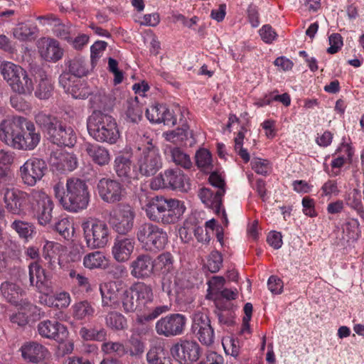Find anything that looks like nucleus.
<instances>
[{"instance_id":"nucleus-46","label":"nucleus","mask_w":364,"mask_h":364,"mask_svg":"<svg viewBox=\"0 0 364 364\" xmlns=\"http://www.w3.org/2000/svg\"><path fill=\"white\" fill-rule=\"evenodd\" d=\"M121 302L123 310L126 313L134 312L141 306L130 289L123 292Z\"/></svg>"},{"instance_id":"nucleus-6","label":"nucleus","mask_w":364,"mask_h":364,"mask_svg":"<svg viewBox=\"0 0 364 364\" xmlns=\"http://www.w3.org/2000/svg\"><path fill=\"white\" fill-rule=\"evenodd\" d=\"M136 235L143 247L150 252L163 250L168 242L166 232L149 222L139 225L137 227Z\"/></svg>"},{"instance_id":"nucleus-47","label":"nucleus","mask_w":364,"mask_h":364,"mask_svg":"<svg viewBox=\"0 0 364 364\" xmlns=\"http://www.w3.org/2000/svg\"><path fill=\"white\" fill-rule=\"evenodd\" d=\"M172 161L184 168H190L192 166L190 156L178 147L170 150Z\"/></svg>"},{"instance_id":"nucleus-57","label":"nucleus","mask_w":364,"mask_h":364,"mask_svg":"<svg viewBox=\"0 0 364 364\" xmlns=\"http://www.w3.org/2000/svg\"><path fill=\"white\" fill-rule=\"evenodd\" d=\"M346 203L352 208L356 210L360 215L362 210V196L360 191L353 189L346 198Z\"/></svg>"},{"instance_id":"nucleus-18","label":"nucleus","mask_w":364,"mask_h":364,"mask_svg":"<svg viewBox=\"0 0 364 364\" xmlns=\"http://www.w3.org/2000/svg\"><path fill=\"white\" fill-rule=\"evenodd\" d=\"M155 260L149 254H140L129 264L130 274L136 279H146L154 274Z\"/></svg>"},{"instance_id":"nucleus-35","label":"nucleus","mask_w":364,"mask_h":364,"mask_svg":"<svg viewBox=\"0 0 364 364\" xmlns=\"http://www.w3.org/2000/svg\"><path fill=\"white\" fill-rule=\"evenodd\" d=\"M9 86L14 92L20 95H30L33 90V81L26 71L20 75Z\"/></svg>"},{"instance_id":"nucleus-38","label":"nucleus","mask_w":364,"mask_h":364,"mask_svg":"<svg viewBox=\"0 0 364 364\" xmlns=\"http://www.w3.org/2000/svg\"><path fill=\"white\" fill-rule=\"evenodd\" d=\"M148 364H172L171 358L161 346L151 347L146 353Z\"/></svg>"},{"instance_id":"nucleus-40","label":"nucleus","mask_w":364,"mask_h":364,"mask_svg":"<svg viewBox=\"0 0 364 364\" xmlns=\"http://www.w3.org/2000/svg\"><path fill=\"white\" fill-rule=\"evenodd\" d=\"M80 336L84 341H105L107 337V332L105 328H90L82 326L79 331Z\"/></svg>"},{"instance_id":"nucleus-1","label":"nucleus","mask_w":364,"mask_h":364,"mask_svg":"<svg viewBox=\"0 0 364 364\" xmlns=\"http://www.w3.org/2000/svg\"><path fill=\"white\" fill-rule=\"evenodd\" d=\"M41 139L34 124L23 117L7 118L0 124V140L14 149L33 151Z\"/></svg>"},{"instance_id":"nucleus-36","label":"nucleus","mask_w":364,"mask_h":364,"mask_svg":"<svg viewBox=\"0 0 364 364\" xmlns=\"http://www.w3.org/2000/svg\"><path fill=\"white\" fill-rule=\"evenodd\" d=\"M35 122L46 133L48 137L52 132L51 131L54 130V128L57 127L60 121L53 115L41 112L36 114Z\"/></svg>"},{"instance_id":"nucleus-17","label":"nucleus","mask_w":364,"mask_h":364,"mask_svg":"<svg viewBox=\"0 0 364 364\" xmlns=\"http://www.w3.org/2000/svg\"><path fill=\"white\" fill-rule=\"evenodd\" d=\"M28 278L31 287H35L38 291L44 294L51 292L50 279L46 271L38 261L31 262L28 266Z\"/></svg>"},{"instance_id":"nucleus-51","label":"nucleus","mask_w":364,"mask_h":364,"mask_svg":"<svg viewBox=\"0 0 364 364\" xmlns=\"http://www.w3.org/2000/svg\"><path fill=\"white\" fill-rule=\"evenodd\" d=\"M55 230L65 239L68 240L74 233L73 223L67 218L60 219L55 224Z\"/></svg>"},{"instance_id":"nucleus-64","label":"nucleus","mask_w":364,"mask_h":364,"mask_svg":"<svg viewBox=\"0 0 364 364\" xmlns=\"http://www.w3.org/2000/svg\"><path fill=\"white\" fill-rule=\"evenodd\" d=\"M198 364H224L223 356L217 353L211 351L206 354L205 358L203 359Z\"/></svg>"},{"instance_id":"nucleus-28","label":"nucleus","mask_w":364,"mask_h":364,"mask_svg":"<svg viewBox=\"0 0 364 364\" xmlns=\"http://www.w3.org/2000/svg\"><path fill=\"white\" fill-rule=\"evenodd\" d=\"M102 307L117 309L119 305L118 291L114 284L107 282L100 286Z\"/></svg>"},{"instance_id":"nucleus-16","label":"nucleus","mask_w":364,"mask_h":364,"mask_svg":"<svg viewBox=\"0 0 364 364\" xmlns=\"http://www.w3.org/2000/svg\"><path fill=\"white\" fill-rule=\"evenodd\" d=\"M6 210L14 215H20L25 213V205L27 201L31 203L30 193L14 187L1 193Z\"/></svg>"},{"instance_id":"nucleus-62","label":"nucleus","mask_w":364,"mask_h":364,"mask_svg":"<svg viewBox=\"0 0 364 364\" xmlns=\"http://www.w3.org/2000/svg\"><path fill=\"white\" fill-rule=\"evenodd\" d=\"M252 169L257 173L266 175L269 171V162L267 160L253 159L251 161Z\"/></svg>"},{"instance_id":"nucleus-9","label":"nucleus","mask_w":364,"mask_h":364,"mask_svg":"<svg viewBox=\"0 0 364 364\" xmlns=\"http://www.w3.org/2000/svg\"><path fill=\"white\" fill-rule=\"evenodd\" d=\"M82 228L88 247L97 249L106 246L109 241V229L105 222L90 219L82 223Z\"/></svg>"},{"instance_id":"nucleus-15","label":"nucleus","mask_w":364,"mask_h":364,"mask_svg":"<svg viewBox=\"0 0 364 364\" xmlns=\"http://www.w3.org/2000/svg\"><path fill=\"white\" fill-rule=\"evenodd\" d=\"M191 331L203 344L210 346L213 343L214 330L205 314L196 312L193 315Z\"/></svg>"},{"instance_id":"nucleus-44","label":"nucleus","mask_w":364,"mask_h":364,"mask_svg":"<svg viewBox=\"0 0 364 364\" xmlns=\"http://www.w3.org/2000/svg\"><path fill=\"white\" fill-rule=\"evenodd\" d=\"M35 32V27L24 23H20L14 28L13 35L16 39L26 41L33 38Z\"/></svg>"},{"instance_id":"nucleus-49","label":"nucleus","mask_w":364,"mask_h":364,"mask_svg":"<svg viewBox=\"0 0 364 364\" xmlns=\"http://www.w3.org/2000/svg\"><path fill=\"white\" fill-rule=\"evenodd\" d=\"M173 257L171 253L164 252L157 257L155 266H156L162 274H166L173 270Z\"/></svg>"},{"instance_id":"nucleus-8","label":"nucleus","mask_w":364,"mask_h":364,"mask_svg":"<svg viewBox=\"0 0 364 364\" xmlns=\"http://www.w3.org/2000/svg\"><path fill=\"white\" fill-rule=\"evenodd\" d=\"M150 186L153 190L170 188L187 192L191 188L189 179L179 168H168L153 178Z\"/></svg>"},{"instance_id":"nucleus-58","label":"nucleus","mask_w":364,"mask_h":364,"mask_svg":"<svg viewBox=\"0 0 364 364\" xmlns=\"http://www.w3.org/2000/svg\"><path fill=\"white\" fill-rule=\"evenodd\" d=\"M223 257L218 251L212 252L208 259V268L212 273L218 272L222 266Z\"/></svg>"},{"instance_id":"nucleus-34","label":"nucleus","mask_w":364,"mask_h":364,"mask_svg":"<svg viewBox=\"0 0 364 364\" xmlns=\"http://www.w3.org/2000/svg\"><path fill=\"white\" fill-rule=\"evenodd\" d=\"M72 315L76 320H84L94 316L95 310L87 300L76 302L72 306Z\"/></svg>"},{"instance_id":"nucleus-52","label":"nucleus","mask_w":364,"mask_h":364,"mask_svg":"<svg viewBox=\"0 0 364 364\" xmlns=\"http://www.w3.org/2000/svg\"><path fill=\"white\" fill-rule=\"evenodd\" d=\"M101 348L106 354L114 353L119 357L128 353V350L126 349L124 346L119 342H105L102 343Z\"/></svg>"},{"instance_id":"nucleus-43","label":"nucleus","mask_w":364,"mask_h":364,"mask_svg":"<svg viewBox=\"0 0 364 364\" xmlns=\"http://www.w3.org/2000/svg\"><path fill=\"white\" fill-rule=\"evenodd\" d=\"M190 134L189 127L187 124H183L181 127L171 131L166 134V139L174 144H180L188 139Z\"/></svg>"},{"instance_id":"nucleus-11","label":"nucleus","mask_w":364,"mask_h":364,"mask_svg":"<svg viewBox=\"0 0 364 364\" xmlns=\"http://www.w3.org/2000/svg\"><path fill=\"white\" fill-rule=\"evenodd\" d=\"M186 317L181 314L166 315L155 324V331L159 336L166 338L180 336L183 333L186 326Z\"/></svg>"},{"instance_id":"nucleus-3","label":"nucleus","mask_w":364,"mask_h":364,"mask_svg":"<svg viewBox=\"0 0 364 364\" xmlns=\"http://www.w3.org/2000/svg\"><path fill=\"white\" fill-rule=\"evenodd\" d=\"M185 210L186 208L181 200L162 196L151 198L145 208L146 215L151 221L164 225L176 223Z\"/></svg>"},{"instance_id":"nucleus-55","label":"nucleus","mask_w":364,"mask_h":364,"mask_svg":"<svg viewBox=\"0 0 364 364\" xmlns=\"http://www.w3.org/2000/svg\"><path fill=\"white\" fill-rule=\"evenodd\" d=\"M142 109L138 103H132L126 111V120L133 124L138 123L142 118Z\"/></svg>"},{"instance_id":"nucleus-4","label":"nucleus","mask_w":364,"mask_h":364,"mask_svg":"<svg viewBox=\"0 0 364 364\" xmlns=\"http://www.w3.org/2000/svg\"><path fill=\"white\" fill-rule=\"evenodd\" d=\"M88 133L95 141L115 144L120 137L116 120L111 115L94 111L87 119Z\"/></svg>"},{"instance_id":"nucleus-21","label":"nucleus","mask_w":364,"mask_h":364,"mask_svg":"<svg viewBox=\"0 0 364 364\" xmlns=\"http://www.w3.org/2000/svg\"><path fill=\"white\" fill-rule=\"evenodd\" d=\"M134 237L127 235H117L113 242L112 255L118 262H125L129 259L135 247Z\"/></svg>"},{"instance_id":"nucleus-32","label":"nucleus","mask_w":364,"mask_h":364,"mask_svg":"<svg viewBox=\"0 0 364 364\" xmlns=\"http://www.w3.org/2000/svg\"><path fill=\"white\" fill-rule=\"evenodd\" d=\"M137 301L141 305H145L153 299V291L150 285L144 282H137L130 288Z\"/></svg>"},{"instance_id":"nucleus-13","label":"nucleus","mask_w":364,"mask_h":364,"mask_svg":"<svg viewBox=\"0 0 364 364\" xmlns=\"http://www.w3.org/2000/svg\"><path fill=\"white\" fill-rule=\"evenodd\" d=\"M102 200L108 203H116L122 200L127 194L124 186L117 180L103 178L97 186Z\"/></svg>"},{"instance_id":"nucleus-26","label":"nucleus","mask_w":364,"mask_h":364,"mask_svg":"<svg viewBox=\"0 0 364 364\" xmlns=\"http://www.w3.org/2000/svg\"><path fill=\"white\" fill-rule=\"evenodd\" d=\"M225 189H218L215 192L208 188H202L199 190L198 196L208 208L214 210L216 214H220L223 207L222 197Z\"/></svg>"},{"instance_id":"nucleus-37","label":"nucleus","mask_w":364,"mask_h":364,"mask_svg":"<svg viewBox=\"0 0 364 364\" xmlns=\"http://www.w3.org/2000/svg\"><path fill=\"white\" fill-rule=\"evenodd\" d=\"M1 293L4 298L11 304H16L18 302L22 293L21 288L11 282H4L0 287Z\"/></svg>"},{"instance_id":"nucleus-31","label":"nucleus","mask_w":364,"mask_h":364,"mask_svg":"<svg viewBox=\"0 0 364 364\" xmlns=\"http://www.w3.org/2000/svg\"><path fill=\"white\" fill-rule=\"evenodd\" d=\"M108 264V258L100 251L90 252L83 257V266L88 269H105Z\"/></svg>"},{"instance_id":"nucleus-10","label":"nucleus","mask_w":364,"mask_h":364,"mask_svg":"<svg viewBox=\"0 0 364 364\" xmlns=\"http://www.w3.org/2000/svg\"><path fill=\"white\" fill-rule=\"evenodd\" d=\"M135 216V211L130 205L121 203L110 211L108 222L119 235H127L134 228Z\"/></svg>"},{"instance_id":"nucleus-24","label":"nucleus","mask_w":364,"mask_h":364,"mask_svg":"<svg viewBox=\"0 0 364 364\" xmlns=\"http://www.w3.org/2000/svg\"><path fill=\"white\" fill-rule=\"evenodd\" d=\"M39 335L43 338L62 342L67 337L66 327L57 321L45 320L37 326Z\"/></svg>"},{"instance_id":"nucleus-42","label":"nucleus","mask_w":364,"mask_h":364,"mask_svg":"<svg viewBox=\"0 0 364 364\" xmlns=\"http://www.w3.org/2000/svg\"><path fill=\"white\" fill-rule=\"evenodd\" d=\"M53 90V86L50 80L46 75H41L35 95L41 100H46L52 95Z\"/></svg>"},{"instance_id":"nucleus-41","label":"nucleus","mask_w":364,"mask_h":364,"mask_svg":"<svg viewBox=\"0 0 364 364\" xmlns=\"http://www.w3.org/2000/svg\"><path fill=\"white\" fill-rule=\"evenodd\" d=\"M105 324L112 330L120 331L127 328V321L122 314L117 311H110L105 316Z\"/></svg>"},{"instance_id":"nucleus-20","label":"nucleus","mask_w":364,"mask_h":364,"mask_svg":"<svg viewBox=\"0 0 364 364\" xmlns=\"http://www.w3.org/2000/svg\"><path fill=\"white\" fill-rule=\"evenodd\" d=\"M23 359L33 364H38L49 360L51 357L46 347L35 341L26 342L20 348Z\"/></svg>"},{"instance_id":"nucleus-22","label":"nucleus","mask_w":364,"mask_h":364,"mask_svg":"<svg viewBox=\"0 0 364 364\" xmlns=\"http://www.w3.org/2000/svg\"><path fill=\"white\" fill-rule=\"evenodd\" d=\"M171 353L184 362L193 363L200 358V348L196 341H183L171 348Z\"/></svg>"},{"instance_id":"nucleus-19","label":"nucleus","mask_w":364,"mask_h":364,"mask_svg":"<svg viewBox=\"0 0 364 364\" xmlns=\"http://www.w3.org/2000/svg\"><path fill=\"white\" fill-rule=\"evenodd\" d=\"M114 170L117 176L125 183L139 180L137 166L132 162L130 156L119 154L114 160Z\"/></svg>"},{"instance_id":"nucleus-53","label":"nucleus","mask_w":364,"mask_h":364,"mask_svg":"<svg viewBox=\"0 0 364 364\" xmlns=\"http://www.w3.org/2000/svg\"><path fill=\"white\" fill-rule=\"evenodd\" d=\"M53 20V32L54 35L61 39L67 41H71L70 27L64 23H62L56 17H52Z\"/></svg>"},{"instance_id":"nucleus-12","label":"nucleus","mask_w":364,"mask_h":364,"mask_svg":"<svg viewBox=\"0 0 364 364\" xmlns=\"http://www.w3.org/2000/svg\"><path fill=\"white\" fill-rule=\"evenodd\" d=\"M47 169V164L44 160L32 157L20 167L19 173L25 185L33 186L43 178Z\"/></svg>"},{"instance_id":"nucleus-56","label":"nucleus","mask_w":364,"mask_h":364,"mask_svg":"<svg viewBox=\"0 0 364 364\" xmlns=\"http://www.w3.org/2000/svg\"><path fill=\"white\" fill-rule=\"evenodd\" d=\"M67 93L71 94L75 99H85L90 92L85 85L77 80Z\"/></svg>"},{"instance_id":"nucleus-48","label":"nucleus","mask_w":364,"mask_h":364,"mask_svg":"<svg viewBox=\"0 0 364 364\" xmlns=\"http://www.w3.org/2000/svg\"><path fill=\"white\" fill-rule=\"evenodd\" d=\"M196 161L197 166L204 171L211 170L213 168L211 154L205 149H200L196 152Z\"/></svg>"},{"instance_id":"nucleus-39","label":"nucleus","mask_w":364,"mask_h":364,"mask_svg":"<svg viewBox=\"0 0 364 364\" xmlns=\"http://www.w3.org/2000/svg\"><path fill=\"white\" fill-rule=\"evenodd\" d=\"M1 73L4 79L10 85L14 82L20 75H22L26 70L21 66L16 65L11 62H4L1 63Z\"/></svg>"},{"instance_id":"nucleus-60","label":"nucleus","mask_w":364,"mask_h":364,"mask_svg":"<svg viewBox=\"0 0 364 364\" xmlns=\"http://www.w3.org/2000/svg\"><path fill=\"white\" fill-rule=\"evenodd\" d=\"M72 73L67 69V70L63 72L59 77V84L64 89L65 92H68L69 90L73 87V85L76 81Z\"/></svg>"},{"instance_id":"nucleus-59","label":"nucleus","mask_w":364,"mask_h":364,"mask_svg":"<svg viewBox=\"0 0 364 364\" xmlns=\"http://www.w3.org/2000/svg\"><path fill=\"white\" fill-rule=\"evenodd\" d=\"M272 100L281 102L285 106H289L291 102L289 95L287 93H284L282 95H276L274 96L272 95L266 96L260 102H259V104L260 106L267 105H269Z\"/></svg>"},{"instance_id":"nucleus-7","label":"nucleus","mask_w":364,"mask_h":364,"mask_svg":"<svg viewBox=\"0 0 364 364\" xmlns=\"http://www.w3.org/2000/svg\"><path fill=\"white\" fill-rule=\"evenodd\" d=\"M31 209L38 224L47 227L52 223L54 203L42 190L33 189L30 193Z\"/></svg>"},{"instance_id":"nucleus-23","label":"nucleus","mask_w":364,"mask_h":364,"mask_svg":"<svg viewBox=\"0 0 364 364\" xmlns=\"http://www.w3.org/2000/svg\"><path fill=\"white\" fill-rule=\"evenodd\" d=\"M51 132L48 139L52 143L58 146L73 147L76 144L77 136L75 132L70 126H67L61 121Z\"/></svg>"},{"instance_id":"nucleus-2","label":"nucleus","mask_w":364,"mask_h":364,"mask_svg":"<svg viewBox=\"0 0 364 364\" xmlns=\"http://www.w3.org/2000/svg\"><path fill=\"white\" fill-rule=\"evenodd\" d=\"M65 186L66 191L63 183L60 181L53 186L55 196L63 208L73 213L86 209L90 201V193L86 182L78 178H69Z\"/></svg>"},{"instance_id":"nucleus-61","label":"nucleus","mask_w":364,"mask_h":364,"mask_svg":"<svg viewBox=\"0 0 364 364\" xmlns=\"http://www.w3.org/2000/svg\"><path fill=\"white\" fill-rule=\"evenodd\" d=\"M330 47L327 52L330 54H334L338 52L343 46L342 36L339 33H333L328 38Z\"/></svg>"},{"instance_id":"nucleus-45","label":"nucleus","mask_w":364,"mask_h":364,"mask_svg":"<svg viewBox=\"0 0 364 364\" xmlns=\"http://www.w3.org/2000/svg\"><path fill=\"white\" fill-rule=\"evenodd\" d=\"M14 181V176L11 168L8 166H0V193L12 188Z\"/></svg>"},{"instance_id":"nucleus-25","label":"nucleus","mask_w":364,"mask_h":364,"mask_svg":"<svg viewBox=\"0 0 364 364\" xmlns=\"http://www.w3.org/2000/svg\"><path fill=\"white\" fill-rule=\"evenodd\" d=\"M50 164L54 170L65 173L75 170L77 167L78 161L74 154L56 151L51 154Z\"/></svg>"},{"instance_id":"nucleus-63","label":"nucleus","mask_w":364,"mask_h":364,"mask_svg":"<svg viewBox=\"0 0 364 364\" xmlns=\"http://www.w3.org/2000/svg\"><path fill=\"white\" fill-rule=\"evenodd\" d=\"M259 35L262 39L267 43H271L277 37L276 32L269 25L263 26L259 30Z\"/></svg>"},{"instance_id":"nucleus-33","label":"nucleus","mask_w":364,"mask_h":364,"mask_svg":"<svg viewBox=\"0 0 364 364\" xmlns=\"http://www.w3.org/2000/svg\"><path fill=\"white\" fill-rule=\"evenodd\" d=\"M360 234L359 223L356 219H348L341 226V240L346 242L357 240Z\"/></svg>"},{"instance_id":"nucleus-14","label":"nucleus","mask_w":364,"mask_h":364,"mask_svg":"<svg viewBox=\"0 0 364 364\" xmlns=\"http://www.w3.org/2000/svg\"><path fill=\"white\" fill-rule=\"evenodd\" d=\"M191 331L203 344L210 346L213 343L214 330L205 314L196 312L193 315Z\"/></svg>"},{"instance_id":"nucleus-54","label":"nucleus","mask_w":364,"mask_h":364,"mask_svg":"<svg viewBox=\"0 0 364 364\" xmlns=\"http://www.w3.org/2000/svg\"><path fill=\"white\" fill-rule=\"evenodd\" d=\"M166 112V105H156L151 106L150 108L146 109V118L153 123H161L163 119V114Z\"/></svg>"},{"instance_id":"nucleus-30","label":"nucleus","mask_w":364,"mask_h":364,"mask_svg":"<svg viewBox=\"0 0 364 364\" xmlns=\"http://www.w3.org/2000/svg\"><path fill=\"white\" fill-rule=\"evenodd\" d=\"M66 68L75 77H82L86 76L90 71L88 61L85 58L81 55H77L65 60Z\"/></svg>"},{"instance_id":"nucleus-29","label":"nucleus","mask_w":364,"mask_h":364,"mask_svg":"<svg viewBox=\"0 0 364 364\" xmlns=\"http://www.w3.org/2000/svg\"><path fill=\"white\" fill-rule=\"evenodd\" d=\"M41 57L47 61L56 62L62 58L63 50L60 47L58 41L49 38L40 48Z\"/></svg>"},{"instance_id":"nucleus-50","label":"nucleus","mask_w":364,"mask_h":364,"mask_svg":"<svg viewBox=\"0 0 364 364\" xmlns=\"http://www.w3.org/2000/svg\"><path fill=\"white\" fill-rule=\"evenodd\" d=\"M11 228L15 230L21 237L27 239L33 232V225L28 222L15 220L11 224Z\"/></svg>"},{"instance_id":"nucleus-27","label":"nucleus","mask_w":364,"mask_h":364,"mask_svg":"<svg viewBox=\"0 0 364 364\" xmlns=\"http://www.w3.org/2000/svg\"><path fill=\"white\" fill-rule=\"evenodd\" d=\"M85 151L91 158L92 161L100 166H106L110 161L109 151L104 146L95 144L86 143L85 144Z\"/></svg>"},{"instance_id":"nucleus-5","label":"nucleus","mask_w":364,"mask_h":364,"mask_svg":"<svg viewBox=\"0 0 364 364\" xmlns=\"http://www.w3.org/2000/svg\"><path fill=\"white\" fill-rule=\"evenodd\" d=\"M139 137L137 149L140 154L136 159L139 176L151 177L162 168L163 161L160 151L152 144V139L147 134Z\"/></svg>"}]
</instances>
